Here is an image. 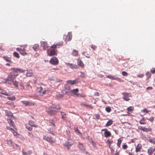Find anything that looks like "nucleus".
I'll return each instance as SVG.
<instances>
[{
  "label": "nucleus",
  "mask_w": 155,
  "mask_h": 155,
  "mask_svg": "<svg viewBox=\"0 0 155 155\" xmlns=\"http://www.w3.org/2000/svg\"><path fill=\"white\" fill-rule=\"evenodd\" d=\"M18 75V74H14L13 72H10L8 75V84H11V82L13 81H14V80L16 78Z\"/></svg>",
  "instance_id": "nucleus-1"
},
{
  "label": "nucleus",
  "mask_w": 155,
  "mask_h": 155,
  "mask_svg": "<svg viewBox=\"0 0 155 155\" xmlns=\"http://www.w3.org/2000/svg\"><path fill=\"white\" fill-rule=\"evenodd\" d=\"M26 128L29 131H31L32 129V127H37V126L35 124V122L32 121H29L28 123L25 125Z\"/></svg>",
  "instance_id": "nucleus-2"
},
{
  "label": "nucleus",
  "mask_w": 155,
  "mask_h": 155,
  "mask_svg": "<svg viewBox=\"0 0 155 155\" xmlns=\"http://www.w3.org/2000/svg\"><path fill=\"white\" fill-rule=\"evenodd\" d=\"M20 86L21 87V89L24 90L27 92L29 93L32 91L31 87L28 84H26L25 87L22 83H21L20 84Z\"/></svg>",
  "instance_id": "nucleus-3"
},
{
  "label": "nucleus",
  "mask_w": 155,
  "mask_h": 155,
  "mask_svg": "<svg viewBox=\"0 0 155 155\" xmlns=\"http://www.w3.org/2000/svg\"><path fill=\"white\" fill-rule=\"evenodd\" d=\"M27 45H25L23 46H21V48H17L16 50L18 51L23 56H25L27 54V53L26 52L25 48L26 47Z\"/></svg>",
  "instance_id": "nucleus-4"
},
{
  "label": "nucleus",
  "mask_w": 155,
  "mask_h": 155,
  "mask_svg": "<svg viewBox=\"0 0 155 155\" xmlns=\"http://www.w3.org/2000/svg\"><path fill=\"white\" fill-rule=\"evenodd\" d=\"M43 139L51 144L54 143L55 141V139L50 136H47L46 135H43Z\"/></svg>",
  "instance_id": "nucleus-5"
},
{
  "label": "nucleus",
  "mask_w": 155,
  "mask_h": 155,
  "mask_svg": "<svg viewBox=\"0 0 155 155\" xmlns=\"http://www.w3.org/2000/svg\"><path fill=\"white\" fill-rule=\"evenodd\" d=\"M74 143V141L72 140L69 139L64 143V146L66 147L68 150L70 149V147Z\"/></svg>",
  "instance_id": "nucleus-6"
},
{
  "label": "nucleus",
  "mask_w": 155,
  "mask_h": 155,
  "mask_svg": "<svg viewBox=\"0 0 155 155\" xmlns=\"http://www.w3.org/2000/svg\"><path fill=\"white\" fill-rule=\"evenodd\" d=\"M49 63L52 65H56L59 63V61L57 58L54 57L50 59L49 61Z\"/></svg>",
  "instance_id": "nucleus-7"
},
{
  "label": "nucleus",
  "mask_w": 155,
  "mask_h": 155,
  "mask_svg": "<svg viewBox=\"0 0 155 155\" xmlns=\"http://www.w3.org/2000/svg\"><path fill=\"white\" fill-rule=\"evenodd\" d=\"M122 94L123 95V99L126 101H129L130 100V98H129V97H132L131 94L130 93L124 92L122 93Z\"/></svg>",
  "instance_id": "nucleus-8"
},
{
  "label": "nucleus",
  "mask_w": 155,
  "mask_h": 155,
  "mask_svg": "<svg viewBox=\"0 0 155 155\" xmlns=\"http://www.w3.org/2000/svg\"><path fill=\"white\" fill-rule=\"evenodd\" d=\"M46 110L48 114L51 115L53 116L56 114L57 113V111L52 110L50 107H47L46 108Z\"/></svg>",
  "instance_id": "nucleus-9"
},
{
  "label": "nucleus",
  "mask_w": 155,
  "mask_h": 155,
  "mask_svg": "<svg viewBox=\"0 0 155 155\" xmlns=\"http://www.w3.org/2000/svg\"><path fill=\"white\" fill-rule=\"evenodd\" d=\"M78 88H76L75 89H74L73 90H72L71 91V92L72 93L74 94V95H76L77 97H83L84 96L83 95L80 94L79 93H78Z\"/></svg>",
  "instance_id": "nucleus-10"
},
{
  "label": "nucleus",
  "mask_w": 155,
  "mask_h": 155,
  "mask_svg": "<svg viewBox=\"0 0 155 155\" xmlns=\"http://www.w3.org/2000/svg\"><path fill=\"white\" fill-rule=\"evenodd\" d=\"M21 102L25 106H32L34 105V103L29 101H21Z\"/></svg>",
  "instance_id": "nucleus-11"
},
{
  "label": "nucleus",
  "mask_w": 155,
  "mask_h": 155,
  "mask_svg": "<svg viewBox=\"0 0 155 155\" xmlns=\"http://www.w3.org/2000/svg\"><path fill=\"white\" fill-rule=\"evenodd\" d=\"M139 129L143 132H147L148 131L150 132L151 131L152 129L151 128H145L143 127L142 126H140L139 127Z\"/></svg>",
  "instance_id": "nucleus-12"
},
{
  "label": "nucleus",
  "mask_w": 155,
  "mask_h": 155,
  "mask_svg": "<svg viewBox=\"0 0 155 155\" xmlns=\"http://www.w3.org/2000/svg\"><path fill=\"white\" fill-rule=\"evenodd\" d=\"M78 148L82 151H85L86 148L82 143L79 142L78 143Z\"/></svg>",
  "instance_id": "nucleus-13"
},
{
  "label": "nucleus",
  "mask_w": 155,
  "mask_h": 155,
  "mask_svg": "<svg viewBox=\"0 0 155 155\" xmlns=\"http://www.w3.org/2000/svg\"><path fill=\"white\" fill-rule=\"evenodd\" d=\"M66 38H64V40L66 41H69L72 39V35L71 33H68V35L66 36H65Z\"/></svg>",
  "instance_id": "nucleus-14"
},
{
  "label": "nucleus",
  "mask_w": 155,
  "mask_h": 155,
  "mask_svg": "<svg viewBox=\"0 0 155 155\" xmlns=\"http://www.w3.org/2000/svg\"><path fill=\"white\" fill-rule=\"evenodd\" d=\"M79 80L76 79L74 80H68L67 81V83L68 84H70L71 85H74V84H77L79 82Z\"/></svg>",
  "instance_id": "nucleus-15"
},
{
  "label": "nucleus",
  "mask_w": 155,
  "mask_h": 155,
  "mask_svg": "<svg viewBox=\"0 0 155 155\" xmlns=\"http://www.w3.org/2000/svg\"><path fill=\"white\" fill-rule=\"evenodd\" d=\"M101 131H105L104 132V135L105 137H110L111 135V134L110 132L108 131V130L106 129H102Z\"/></svg>",
  "instance_id": "nucleus-16"
},
{
  "label": "nucleus",
  "mask_w": 155,
  "mask_h": 155,
  "mask_svg": "<svg viewBox=\"0 0 155 155\" xmlns=\"http://www.w3.org/2000/svg\"><path fill=\"white\" fill-rule=\"evenodd\" d=\"M66 64L68 67L71 69L77 68H78V65L76 64L67 63H66Z\"/></svg>",
  "instance_id": "nucleus-17"
},
{
  "label": "nucleus",
  "mask_w": 155,
  "mask_h": 155,
  "mask_svg": "<svg viewBox=\"0 0 155 155\" xmlns=\"http://www.w3.org/2000/svg\"><path fill=\"white\" fill-rule=\"evenodd\" d=\"M77 60V64L78 65L80 66L81 67L83 68L84 67V64L80 58H78Z\"/></svg>",
  "instance_id": "nucleus-18"
},
{
  "label": "nucleus",
  "mask_w": 155,
  "mask_h": 155,
  "mask_svg": "<svg viewBox=\"0 0 155 155\" xmlns=\"http://www.w3.org/2000/svg\"><path fill=\"white\" fill-rule=\"evenodd\" d=\"M41 46L43 47V49L44 50H46L48 47V46L47 43L45 41H42L41 42Z\"/></svg>",
  "instance_id": "nucleus-19"
},
{
  "label": "nucleus",
  "mask_w": 155,
  "mask_h": 155,
  "mask_svg": "<svg viewBox=\"0 0 155 155\" xmlns=\"http://www.w3.org/2000/svg\"><path fill=\"white\" fill-rule=\"evenodd\" d=\"M155 150V147L154 149H153L152 147H150L147 150V153L148 155H152Z\"/></svg>",
  "instance_id": "nucleus-20"
},
{
  "label": "nucleus",
  "mask_w": 155,
  "mask_h": 155,
  "mask_svg": "<svg viewBox=\"0 0 155 155\" xmlns=\"http://www.w3.org/2000/svg\"><path fill=\"white\" fill-rule=\"evenodd\" d=\"M142 148V146L140 143H139L136 148L135 151L136 152H138L140 151Z\"/></svg>",
  "instance_id": "nucleus-21"
},
{
  "label": "nucleus",
  "mask_w": 155,
  "mask_h": 155,
  "mask_svg": "<svg viewBox=\"0 0 155 155\" xmlns=\"http://www.w3.org/2000/svg\"><path fill=\"white\" fill-rule=\"evenodd\" d=\"M57 53L54 49H52L51 50L50 54H48L50 56H52L54 55H57Z\"/></svg>",
  "instance_id": "nucleus-22"
},
{
  "label": "nucleus",
  "mask_w": 155,
  "mask_h": 155,
  "mask_svg": "<svg viewBox=\"0 0 155 155\" xmlns=\"http://www.w3.org/2000/svg\"><path fill=\"white\" fill-rule=\"evenodd\" d=\"M7 121L8 123L10 126L14 127V122L11 119H7Z\"/></svg>",
  "instance_id": "nucleus-23"
},
{
  "label": "nucleus",
  "mask_w": 155,
  "mask_h": 155,
  "mask_svg": "<svg viewBox=\"0 0 155 155\" xmlns=\"http://www.w3.org/2000/svg\"><path fill=\"white\" fill-rule=\"evenodd\" d=\"M3 58L7 62H10L11 63L12 62L11 61V58L10 57L6 56H4L3 57Z\"/></svg>",
  "instance_id": "nucleus-24"
},
{
  "label": "nucleus",
  "mask_w": 155,
  "mask_h": 155,
  "mask_svg": "<svg viewBox=\"0 0 155 155\" xmlns=\"http://www.w3.org/2000/svg\"><path fill=\"white\" fill-rule=\"evenodd\" d=\"M113 121L111 120H109L106 124L105 126L106 127L110 126L113 124Z\"/></svg>",
  "instance_id": "nucleus-25"
},
{
  "label": "nucleus",
  "mask_w": 155,
  "mask_h": 155,
  "mask_svg": "<svg viewBox=\"0 0 155 155\" xmlns=\"http://www.w3.org/2000/svg\"><path fill=\"white\" fill-rule=\"evenodd\" d=\"M147 141L153 144H155V138H149L147 140Z\"/></svg>",
  "instance_id": "nucleus-26"
},
{
  "label": "nucleus",
  "mask_w": 155,
  "mask_h": 155,
  "mask_svg": "<svg viewBox=\"0 0 155 155\" xmlns=\"http://www.w3.org/2000/svg\"><path fill=\"white\" fill-rule=\"evenodd\" d=\"M39 45L38 44H35L33 47V49L35 51H37L39 49Z\"/></svg>",
  "instance_id": "nucleus-27"
},
{
  "label": "nucleus",
  "mask_w": 155,
  "mask_h": 155,
  "mask_svg": "<svg viewBox=\"0 0 155 155\" xmlns=\"http://www.w3.org/2000/svg\"><path fill=\"white\" fill-rule=\"evenodd\" d=\"M61 118L63 120H65L66 118V114L63 112L61 111Z\"/></svg>",
  "instance_id": "nucleus-28"
},
{
  "label": "nucleus",
  "mask_w": 155,
  "mask_h": 155,
  "mask_svg": "<svg viewBox=\"0 0 155 155\" xmlns=\"http://www.w3.org/2000/svg\"><path fill=\"white\" fill-rule=\"evenodd\" d=\"M7 144L11 146H12L13 145V143L11 140H7L6 141Z\"/></svg>",
  "instance_id": "nucleus-29"
},
{
  "label": "nucleus",
  "mask_w": 155,
  "mask_h": 155,
  "mask_svg": "<svg viewBox=\"0 0 155 155\" xmlns=\"http://www.w3.org/2000/svg\"><path fill=\"white\" fill-rule=\"evenodd\" d=\"M74 130L75 132L78 134H82L80 132V131L77 127H74Z\"/></svg>",
  "instance_id": "nucleus-30"
},
{
  "label": "nucleus",
  "mask_w": 155,
  "mask_h": 155,
  "mask_svg": "<svg viewBox=\"0 0 155 155\" xmlns=\"http://www.w3.org/2000/svg\"><path fill=\"white\" fill-rule=\"evenodd\" d=\"M127 110L129 112L132 111L134 110V108L132 106L128 107L127 109Z\"/></svg>",
  "instance_id": "nucleus-31"
},
{
  "label": "nucleus",
  "mask_w": 155,
  "mask_h": 155,
  "mask_svg": "<svg viewBox=\"0 0 155 155\" xmlns=\"http://www.w3.org/2000/svg\"><path fill=\"white\" fill-rule=\"evenodd\" d=\"M122 140L121 139V138H120L118 140V142L117 145L119 147H120V145L122 143Z\"/></svg>",
  "instance_id": "nucleus-32"
},
{
  "label": "nucleus",
  "mask_w": 155,
  "mask_h": 155,
  "mask_svg": "<svg viewBox=\"0 0 155 155\" xmlns=\"http://www.w3.org/2000/svg\"><path fill=\"white\" fill-rule=\"evenodd\" d=\"M31 153V151H28L27 152H25L23 151V155H30Z\"/></svg>",
  "instance_id": "nucleus-33"
},
{
  "label": "nucleus",
  "mask_w": 155,
  "mask_h": 155,
  "mask_svg": "<svg viewBox=\"0 0 155 155\" xmlns=\"http://www.w3.org/2000/svg\"><path fill=\"white\" fill-rule=\"evenodd\" d=\"M72 54L74 56H77L78 55V51L76 50H74L72 53Z\"/></svg>",
  "instance_id": "nucleus-34"
},
{
  "label": "nucleus",
  "mask_w": 155,
  "mask_h": 155,
  "mask_svg": "<svg viewBox=\"0 0 155 155\" xmlns=\"http://www.w3.org/2000/svg\"><path fill=\"white\" fill-rule=\"evenodd\" d=\"M7 98L9 100L12 101H15V97L14 96H12V97H8Z\"/></svg>",
  "instance_id": "nucleus-35"
},
{
  "label": "nucleus",
  "mask_w": 155,
  "mask_h": 155,
  "mask_svg": "<svg viewBox=\"0 0 155 155\" xmlns=\"http://www.w3.org/2000/svg\"><path fill=\"white\" fill-rule=\"evenodd\" d=\"M12 72H13L14 74L18 72V68H12Z\"/></svg>",
  "instance_id": "nucleus-36"
},
{
  "label": "nucleus",
  "mask_w": 155,
  "mask_h": 155,
  "mask_svg": "<svg viewBox=\"0 0 155 155\" xmlns=\"http://www.w3.org/2000/svg\"><path fill=\"white\" fill-rule=\"evenodd\" d=\"M57 47L58 48H60V47H61L63 45V42H59L57 44H56Z\"/></svg>",
  "instance_id": "nucleus-37"
},
{
  "label": "nucleus",
  "mask_w": 155,
  "mask_h": 155,
  "mask_svg": "<svg viewBox=\"0 0 155 155\" xmlns=\"http://www.w3.org/2000/svg\"><path fill=\"white\" fill-rule=\"evenodd\" d=\"M106 77L113 80H115L116 79L114 76L112 75H107L106 76Z\"/></svg>",
  "instance_id": "nucleus-38"
},
{
  "label": "nucleus",
  "mask_w": 155,
  "mask_h": 155,
  "mask_svg": "<svg viewBox=\"0 0 155 155\" xmlns=\"http://www.w3.org/2000/svg\"><path fill=\"white\" fill-rule=\"evenodd\" d=\"M13 55L14 57L17 58H18L20 57L18 54L16 52H14Z\"/></svg>",
  "instance_id": "nucleus-39"
},
{
  "label": "nucleus",
  "mask_w": 155,
  "mask_h": 155,
  "mask_svg": "<svg viewBox=\"0 0 155 155\" xmlns=\"http://www.w3.org/2000/svg\"><path fill=\"white\" fill-rule=\"evenodd\" d=\"M12 82L13 84L16 87H18V84L17 81H12Z\"/></svg>",
  "instance_id": "nucleus-40"
},
{
  "label": "nucleus",
  "mask_w": 155,
  "mask_h": 155,
  "mask_svg": "<svg viewBox=\"0 0 155 155\" xmlns=\"http://www.w3.org/2000/svg\"><path fill=\"white\" fill-rule=\"evenodd\" d=\"M50 108H51V109H52V108L54 109H61L59 106L57 107L55 106L54 105H52V106L51 107H50Z\"/></svg>",
  "instance_id": "nucleus-41"
},
{
  "label": "nucleus",
  "mask_w": 155,
  "mask_h": 155,
  "mask_svg": "<svg viewBox=\"0 0 155 155\" xmlns=\"http://www.w3.org/2000/svg\"><path fill=\"white\" fill-rule=\"evenodd\" d=\"M7 104L9 105L12 108H13L15 107V105L14 103L12 102L11 103H9L8 102L7 103Z\"/></svg>",
  "instance_id": "nucleus-42"
},
{
  "label": "nucleus",
  "mask_w": 155,
  "mask_h": 155,
  "mask_svg": "<svg viewBox=\"0 0 155 155\" xmlns=\"http://www.w3.org/2000/svg\"><path fill=\"white\" fill-rule=\"evenodd\" d=\"M50 123L51 124L50 125H53L54 126H55L54 124V121L53 120H49Z\"/></svg>",
  "instance_id": "nucleus-43"
},
{
  "label": "nucleus",
  "mask_w": 155,
  "mask_h": 155,
  "mask_svg": "<svg viewBox=\"0 0 155 155\" xmlns=\"http://www.w3.org/2000/svg\"><path fill=\"white\" fill-rule=\"evenodd\" d=\"M33 75V73L31 72H28L26 73V76L28 77H31Z\"/></svg>",
  "instance_id": "nucleus-44"
},
{
  "label": "nucleus",
  "mask_w": 155,
  "mask_h": 155,
  "mask_svg": "<svg viewBox=\"0 0 155 155\" xmlns=\"http://www.w3.org/2000/svg\"><path fill=\"white\" fill-rule=\"evenodd\" d=\"M28 134L29 135V136H30V137L31 138H33L35 137L36 134H35V135L33 134V133H32L31 132H28Z\"/></svg>",
  "instance_id": "nucleus-45"
},
{
  "label": "nucleus",
  "mask_w": 155,
  "mask_h": 155,
  "mask_svg": "<svg viewBox=\"0 0 155 155\" xmlns=\"http://www.w3.org/2000/svg\"><path fill=\"white\" fill-rule=\"evenodd\" d=\"M143 62H144V61L143 59H140L138 62V64L140 65L142 64H143Z\"/></svg>",
  "instance_id": "nucleus-46"
},
{
  "label": "nucleus",
  "mask_w": 155,
  "mask_h": 155,
  "mask_svg": "<svg viewBox=\"0 0 155 155\" xmlns=\"http://www.w3.org/2000/svg\"><path fill=\"white\" fill-rule=\"evenodd\" d=\"M105 110L108 112H110L111 111V109L110 107H106Z\"/></svg>",
  "instance_id": "nucleus-47"
},
{
  "label": "nucleus",
  "mask_w": 155,
  "mask_h": 155,
  "mask_svg": "<svg viewBox=\"0 0 155 155\" xmlns=\"http://www.w3.org/2000/svg\"><path fill=\"white\" fill-rule=\"evenodd\" d=\"M151 122H153L154 120V117H151L149 119H147Z\"/></svg>",
  "instance_id": "nucleus-48"
},
{
  "label": "nucleus",
  "mask_w": 155,
  "mask_h": 155,
  "mask_svg": "<svg viewBox=\"0 0 155 155\" xmlns=\"http://www.w3.org/2000/svg\"><path fill=\"white\" fill-rule=\"evenodd\" d=\"M85 106L87 108H90L92 109L93 108V106L89 104H85Z\"/></svg>",
  "instance_id": "nucleus-49"
},
{
  "label": "nucleus",
  "mask_w": 155,
  "mask_h": 155,
  "mask_svg": "<svg viewBox=\"0 0 155 155\" xmlns=\"http://www.w3.org/2000/svg\"><path fill=\"white\" fill-rule=\"evenodd\" d=\"M6 128L8 130H10V131H12V132H13L14 131V129H13L12 128H11L10 127H9L7 126Z\"/></svg>",
  "instance_id": "nucleus-50"
},
{
  "label": "nucleus",
  "mask_w": 155,
  "mask_h": 155,
  "mask_svg": "<svg viewBox=\"0 0 155 155\" xmlns=\"http://www.w3.org/2000/svg\"><path fill=\"white\" fill-rule=\"evenodd\" d=\"M146 75L147 76L148 78H149L150 77L151 74L149 72H147L146 74Z\"/></svg>",
  "instance_id": "nucleus-51"
},
{
  "label": "nucleus",
  "mask_w": 155,
  "mask_h": 155,
  "mask_svg": "<svg viewBox=\"0 0 155 155\" xmlns=\"http://www.w3.org/2000/svg\"><path fill=\"white\" fill-rule=\"evenodd\" d=\"M2 81L5 83H8V78L7 77V78L3 79Z\"/></svg>",
  "instance_id": "nucleus-52"
},
{
  "label": "nucleus",
  "mask_w": 155,
  "mask_h": 155,
  "mask_svg": "<svg viewBox=\"0 0 155 155\" xmlns=\"http://www.w3.org/2000/svg\"><path fill=\"white\" fill-rule=\"evenodd\" d=\"M122 74L124 76H127L128 75V74L124 71H123L122 72Z\"/></svg>",
  "instance_id": "nucleus-53"
},
{
  "label": "nucleus",
  "mask_w": 155,
  "mask_h": 155,
  "mask_svg": "<svg viewBox=\"0 0 155 155\" xmlns=\"http://www.w3.org/2000/svg\"><path fill=\"white\" fill-rule=\"evenodd\" d=\"M91 143H92L93 147H97L96 143L94 141H92Z\"/></svg>",
  "instance_id": "nucleus-54"
},
{
  "label": "nucleus",
  "mask_w": 155,
  "mask_h": 155,
  "mask_svg": "<svg viewBox=\"0 0 155 155\" xmlns=\"http://www.w3.org/2000/svg\"><path fill=\"white\" fill-rule=\"evenodd\" d=\"M139 123L141 124H146L145 121H143L142 120H140L139 121Z\"/></svg>",
  "instance_id": "nucleus-55"
},
{
  "label": "nucleus",
  "mask_w": 155,
  "mask_h": 155,
  "mask_svg": "<svg viewBox=\"0 0 155 155\" xmlns=\"http://www.w3.org/2000/svg\"><path fill=\"white\" fill-rule=\"evenodd\" d=\"M91 48L94 50H95L97 48V46L95 45H92L91 46Z\"/></svg>",
  "instance_id": "nucleus-56"
},
{
  "label": "nucleus",
  "mask_w": 155,
  "mask_h": 155,
  "mask_svg": "<svg viewBox=\"0 0 155 155\" xmlns=\"http://www.w3.org/2000/svg\"><path fill=\"white\" fill-rule=\"evenodd\" d=\"M127 147V145L126 144L123 145L122 146V148L124 149H126Z\"/></svg>",
  "instance_id": "nucleus-57"
},
{
  "label": "nucleus",
  "mask_w": 155,
  "mask_h": 155,
  "mask_svg": "<svg viewBox=\"0 0 155 155\" xmlns=\"http://www.w3.org/2000/svg\"><path fill=\"white\" fill-rule=\"evenodd\" d=\"M56 96L58 97L61 98L63 97V95L61 94H58L56 95Z\"/></svg>",
  "instance_id": "nucleus-58"
},
{
  "label": "nucleus",
  "mask_w": 155,
  "mask_h": 155,
  "mask_svg": "<svg viewBox=\"0 0 155 155\" xmlns=\"http://www.w3.org/2000/svg\"><path fill=\"white\" fill-rule=\"evenodd\" d=\"M48 131H49V133H50L51 134L54 135V133L51 130V129H49L48 130Z\"/></svg>",
  "instance_id": "nucleus-59"
},
{
  "label": "nucleus",
  "mask_w": 155,
  "mask_h": 155,
  "mask_svg": "<svg viewBox=\"0 0 155 155\" xmlns=\"http://www.w3.org/2000/svg\"><path fill=\"white\" fill-rule=\"evenodd\" d=\"M94 95L96 96H98L100 95L99 93L97 92H95L94 93Z\"/></svg>",
  "instance_id": "nucleus-60"
},
{
  "label": "nucleus",
  "mask_w": 155,
  "mask_h": 155,
  "mask_svg": "<svg viewBox=\"0 0 155 155\" xmlns=\"http://www.w3.org/2000/svg\"><path fill=\"white\" fill-rule=\"evenodd\" d=\"M142 111L143 112L146 113H148L149 112L146 109H143L142 110Z\"/></svg>",
  "instance_id": "nucleus-61"
},
{
  "label": "nucleus",
  "mask_w": 155,
  "mask_h": 155,
  "mask_svg": "<svg viewBox=\"0 0 155 155\" xmlns=\"http://www.w3.org/2000/svg\"><path fill=\"white\" fill-rule=\"evenodd\" d=\"M88 137V140L90 142H91V143L92 141H93V140H92V138H89V136Z\"/></svg>",
  "instance_id": "nucleus-62"
},
{
  "label": "nucleus",
  "mask_w": 155,
  "mask_h": 155,
  "mask_svg": "<svg viewBox=\"0 0 155 155\" xmlns=\"http://www.w3.org/2000/svg\"><path fill=\"white\" fill-rule=\"evenodd\" d=\"M95 117L98 119L100 118V116L98 114H96L95 115Z\"/></svg>",
  "instance_id": "nucleus-63"
},
{
  "label": "nucleus",
  "mask_w": 155,
  "mask_h": 155,
  "mask_svg": "<svg viewBox=\"0 0 155 155\" xmlns=\"http://www.w3.org/2000/svg\"><path fill=\"white\" fill-rule=\"evenodd\" d=\"M57 48V47L56 44V45H52L51 46V48Z\"/></svg>",
  "instance_id": "nucleus-64"
}]
</instances>
